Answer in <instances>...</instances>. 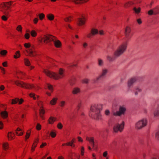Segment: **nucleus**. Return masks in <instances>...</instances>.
<instances>
[{
	"label": "nucleus",
	"mask_w": 159,
	"mask_h": 159,
	"mask_svg": "<svg viewBox=\"0 0 159 159\" xmlns=\"http://www.w3.org/2000/svg\"><path fill=\"white\" fill-rule=\"evenodd\" d=\"M102 105L99 104H93L91 106L90 108V112L89 116L94 119L97 120L101 119V116L100 114V111L102 109Z\"/></svg>",
	"instance_id": "f257e3e1"
},
{
	"label": "nucleus",
	"mask_w": 159,
	"mask_h": 159,
	"mask_svg": "<svg viewBox=\"0 0 159 159\" xmlns=\"http://www.w3.org/2000/svg\"><path fill=\"white\" fill-rule=\"evenodd\" d=\"M42 41H43V42L46 43L52 41L55 46L57 48H60L61 45V43L59 40L57 39L55 37L51 35H45L41 38L40 42H42Z\"/></svg>",
	"instance_id": "f03ea898"
},
{
	"label": "nucleus",
	"mask_w": 159,
	"mask_h": 159,
	"mask_svg": "<svg viewBox=\"0 0 159 159\" xmlns=\"http://www.w3.org/2000/svg\"><path fill=\"white\" fill-rule=\"evenodd\" d=\"M43 72L48 76L55 80L61 78L64 76L63 70L61 68L59 69L58 74L52 72L48 70H44Z\"/></svg>",
	"instance_id": "7ed1b4c3"
},
{
	"label": "nucleus",
	"mask_w": 159,
	"mask_h": 159,
	"mask_svg": "<svg viewBox=\"0 0 159 159\" xmlns=\"http://www.w3.org/2000/svg\"><path fill=\"white\" fill-rule=\"evenodd\" d=\"M127 46V43L125 42L122 43L115 51L114 55L116 57H118L126 51Z\"/></svg>",
	"instance_id": "20e7f679"
},
{
	"label": "nucleus",
	"mask_w": 159,
	"mask_h": 159,
	"mask_svg": "<svg viewBox=\"0 0 159 159\" xmlns=\"http://www.w3.org/2000/svg\"><path fill=\"white\" fill-rule=\"evenodd\" d=\"M9 8V6H7L4 3H3L0 5V11L5 15L2 16V19L4 21H6L7 19V16H9V11H7V9Z\"/></svg>",
	"instance_id": "39448f33"
},
{
	"label": "nucleus",
	"mask_w": 159,
	"mask_h": 159,
	"mask_svg": "<svg viewBox=\"0 0 159 159\" xmlns=\"http://www.w3.org/2000/svg\"><path fill=\"white\" fill-rule=\"evenodd\" d=\"M148 123V120L147 118H143L136 123L135 128L138 130H141L147 126Z\"/></svg>",
	"instance_id": "423d86ee"
},
{
	"label": "nucleus",
	"mask_w": 159,
	"mask_h": 159,
	"mask_svg": "<svg viewBox=\"0 0 159 159\" xmlns=\"http://www.w3.org/2000/svg\"><path fill=\"white\" fill-rule=\"evenodd\" d=\"M15 84L17 86L21 87L22 88L29 89H34L36 90L38 89L34 85L32 84H27L22 81H16L15 82Z\"/></svg>",
	"instance_id": "0eeeda50"
},
{
	"label": "nucleus",
	"mask_w": 159,
	"mask_h": 159,
	"mask_svg": "<svg viewBox=\"0 0 159 159\" xmlns=\"http://www.w3.org/2000/svg\"><path fill=\"white\" fill-rule=\"evenodd\" d=\"M125 122L122 121L120 124H115L113 127V130L115 132H117L118 131L121 132L122 131L124 126Z\"/></svg>",
	"instance_id": "6e6552de"
},
{
	"label": "nucleus",
	"mask_w": 159,
	"mask_h": 159,
	"mask_svg": "<svg viewBox=\"0 0 159 159\" xmlns=\"http://www.w3.org/2000/svg\"><path fill=\"white\" fill-rule=\"evenodd\" d=\"M108 72V70L106 68H103L102 70L101 75L94 80V81L95 83H97L98 80H100L101 78L106 76Z\"/></svg>",
	"instance_id": "1a4fd4ad"
},
{
	"label": "nucleus",
	"mask_w": 159,
	"mask_h": 159,
	"mask_svg": "<svg viewBox=\"0 0 159 159\" xmlns=\"http://www.w3.org/2000/svg\"><path fill=\"white\" fill-rule=\"evenodd\" d=\"M126 111V108L124 107L120 106L119 109V111L113 113V115L115 116H120L124 114Z\"/></svg>",
	"instance_id": "9d476101"
},
{
	"label": "nucleus",
	"mask_w": 159,
	"mask_h": 159,
	"mask_svg": "<svg viewBox=\"0 0 159 159\" xmlns=\"http://www.w3.org/2000/svg\"><path fill=\"white\" fill-rule=\"evenodd\" d=\"M24 46L26 48H29L30 47H31V48L29 49L27 51V52L31 56L34 57L35 56V55L33 53V51L32 50V48H34V46H31L30 43H25L24 44Z\"/></svg>",
	"instance_id": "9b49d317"
},
{
	"label": "nucleus",
	"mask_w": 159,
	"mask_h": 159,
	"mask_svg": "<svg viewBox=\"0 0 159 159\" xmlns=\"http://www.w3.org/2000/svg\"><path fill=\"white\" fill-rule=\"evenodd\" d=\"M137 78L136 77H133L129 79L127 83V86L128 88H132L134 83L136 81Z\"/></svg>",
	"instance_id": "f8f14e48"
},
{
	"label": "nucleus",
	"mask_w": 159,
	"mask_h": 159,
	"mask_svg": "<svg viewBox=\"0 0 159 159\" xmlns=\"http://www.w3.org/2000/svg\"><path fill=\"white\" fill-rule=\"evenodd\" d=\"M98 31L97 29H92L91 30V33L87 34V37L89 38H91L93 36L98 34Z\"/></svg>",
	"instance_id": "ddd939ff"
},
{
	"label": "nucleus",
	"mask_w": 159,
	"mask_h": 159,
	"mask_svg": "<svg viewBox=\"0 0 159 159\" xmlns=\"http://www.w3.org/2000/svg\"><path fill=\"white\" fill-rule=\"evenodd\" d=\"M85 18L83 16H82L81 17L78 18L77 20V24L79 26L84 25L85 24Z\"/></svg>",
	"instance_id": "4468645a"
},
{
	"label": "nucleus",
	"mask_w": 159,
	"mask_h": 159,
	"mask_svg": "<svg viewBox=\"0 0 159 159\" xmlns=\"http://www.w3.org/2000/svg\"><path fill=\"white\" fill-rule=\"evenodd\" d=\"M131 29L130 27L127 26L125 30V35L126 38H129L131 37L132 35H131L130 33Z\"/></svg>",
	"instance_id": "2eb2a0df"
},
{
	"label": "nucleus",
	"mask_w": 159,
	"mask_h": 159,
	"mask_svg": "<svg viewBox=\"0 0 159 159\" xmlns=\"http://www.w3.org/2000/svg\"><path fill=\"white\" fill-rule=\"evenodd\" d=\"M97 64L99 66L101 67L104 66V62L103 59L98 58L97 60Z\"/></svg>",
	"instance_id": "dca6fc26"
},
{
	"label": "nucleus",
	"mask_w": 159,
	"mask_h": 159,
	"mask_svg": "<svg viewBox=\"0 0 159 159\" xmlns=\"http://www.w3.org/2000/svg\"><path fill=\"white\" fill-rule=\"evenodd\" d=\"M153 115L155 117L159 116V104H158L156 109L154 111Z\"/></svg>",
	"instance_id": "f3484780"
},
{
	"label": "nucleus",
	"mask_w": 159,
	"mask_h": 159,
	"mask_svg": "<svg viewBox=\"0 0 159 159\" xmlns=\"http://www.w3.org/2000/svg\"><path fill=\"white\" fill-rule=\"evenodd\" d=\"M86 140L89 141L92 146L93 147L94 146V142L93 138L92 137L89 138L87 137H86Z\"/></svg>",
	"instance_id": "a211bd4d"
},
{
	"label": "nucleus",
	"mask_w": 159,
	"mask_h": 159,
	"mask_svg": "<svg viewBox=\"0 0 159 159\" xmlns=\"http://www.w3.org/2000/svg\"><path fill=\"white\" fill-rule=\"evenodd\" d=\"M1 115L2 118L5 119L7 118L8 116V113L6 111H3L1 112Z\"/></svg>",
	"instance_id": "6ab92c4d"
},
{
	"label": "nucleus",
	"mask_w": 159,
	"mask_h": 159,
	"mask_svg": "<svg viewBox=\"0 0 159 159\" xmlns=\"http://www.w3.org/2000/svg\"><path fill=\"white\" fill-rule=\"evenodd\" d=\"M58 100V98L57 97H55L52 98V100H51L50 102V104L52 105H55L57 101Z\"/></svg>",
	"instance_id": "aec40b11"
},
{
	"label": "nucleus",
	"mask_w": 159,
	"mask_h": 159,
	"mask_svg": "<svg viewBox=\"0 0 159 159\" xmlns=\"http://www.w3.org/2000/svg\"><path fill=\"white\" fill-rule=\"evenodd\" d=\"M80 89L78 88H75L73 89L72 93L74 94H77L80 92Z\"/></svg>",
	"instance_id": "412c9836"
},
{
	"label": "nucleus",
	"mask_w": 159,
	"mask_h": 159,
	"mask_svg": "<svg viewBox=\"0 0 159 159\" xmlns=\"http://www.w3.org/2000/svg\"><path fill=\"white\" fill-rule=\"evenodd\" d=\"M22 130L19 128H18L16 130V134L19 136H21L23 134V132H21Z\"/></svg>",
	"instance_id": "4be33fe9"
},
{
	"label": "nucleus",
	"mask_w": 159,
	"mask_h": 159,
	"mask_svg": "<svg viewBox=\"0 0 159 159\" xmlns=\"http://www.w3.org/2000/svg\"><path fill=\"white\" fill-rule=\"evenodd\" d=\"M15 134L14 133L12 134L11 132H9L8 134V137L9 139H12L14 138Z\"/></svg>",
	"instance_id": "5701e85b"
},
{
	"label": "nucleus",
	"mask_w": 159,
	"mask_h": 159,
	"mask_svg": "<svg viewBox=\"0 0 159 159\" xmlns=\"http://www.w3.org/2000/svg\"><path fill=\"white\" fill-rule=\"evenodd\" d=\"M40 107V108L39 110V114L41 117L43 118V116L45 113V111L43 109V108H42L41 107Z\"/></svg>",
	"instance_id": "b1692460"
},
{
	"label": "nucleus",
	"mask_w": 159,
	"mask_h": 159,
	"mask_svg": "<svg viewBox=\"0 0 159 159\" xmlns=\"http://www.w3.org/2000/svg\"><path fill=\"white\" fill-rule=\"evenodd\" d=\"M141 10V9L140 7L137 8L135 7H134L133 8V10L134 11L135 13L137 14H138L140 12Z\"/></svg>",
	"instance_id": "393cba45"
},
{
	"label": "nucleus",
	"mask_w": 159,
	"mask_h": 159,
	"mask_svg": "<svg viewBox=\"0 0 159 159\" xmlns=\"http://www.w3.org/2000/svg\"><path fill=\"white\" fill-rule=\"evenodd\" d=\"M153 9L154 12V15H156L159 14V7L157 6Z\"/></svg>",
	"instance_id": "a878e982"
},
{
	"label": "nucleus",
	"mask_w": 159,
	"mask_h": 159,
	"mask_svg": "<svg viewBox=\"0 0 159 159\" xmlns=\"http://www.w3.org/2000/svg\"><path fill=\"white\" fill-rule=\"evenodd\" d=\"M47 17L50 20H52L54 18V15L51 14H48L47 15Z\"/></svg>",
	"instance_id": "bb28decb"
},
{
	"label": "nucleus",
	"mask_w": 159,
	"mask_h": 159,
	"mask_svg": "<svg viewBox=\"0 0 159 159\" xmlns=\"http://www.w3.org/2000/svg\"><path fill=\"white\" fill-rule=\"evenodd\" d=\"M141 89L139 88V87H136L135 88V94L136 95H137L139 93H140L141 92Z\"/></svg>",
	"instance_id": "cd10ccee"
},
{
	"label": "nucleus",
	"mask_w": 159,
	"mask_h": 159,
	"mask_svg": "<svg viewBox=\"0 0 159 159\" xmlns=\"http://www.w3.org/2000/svg\"><path fill=\"white\" fill-rule=\"evenodd\" d=\"M134 2L132 1L126 3L125 4V5H124L125 7L126 8L129 7V6H130L133 5L134 4Z\"/></svg>",
	"instance_id": "c85d7f7f"
},
{
	"label": "nucleus",
	"mask_w": 159,
	"mask_h": 159,
	"mask_svg": "<svg viewBox=\"0 0 159 159\" xmlns=\"http://www.w3.org/2000/svg\"><path fill=\"white\" fill-rule=\"evenodd\" d=\"M55 118L52 117H50L48 120L49 123L50 124H52L55 121Z\"/></svg>",
	"instance_id": "c756f323"
},
{
	"label": "nucleus",
	"mask_w": 159,
	"mask_h": 159,
	"mask_svg": "<svg viewBox=\"0 0 159 159\" xmlns=\"http://www.w3.org/2000/svg\"><path fill=\"white\" fill-rule=\"evenodd\" d=\"M107 59L110 62H112L114 60V58L110 56H107Z\"/></svg>",
	"instance_id": "7c9ffc66"
},
{
	"label": "nucleus",
	"mask_w": 159,
	"mask_h": 159,
	"mask_svg": "<svg viewBox=\"0 0 159 159\" xmlns=\"http://www.w3.org/2000/svg\"><path fill=\"white\" fill-rule=\"evenodd\" d=\"M11 101L12 104H15L17 103L18 101H19V99L17 98H16L14 99H12Z\"/></svg>",
	"instance_id": "2f4dec72"
},
{
	"label": "nucleus",
	"mask_w": 159,
	"mask_h": 159,
	"mask_svg": "<svg viewBox=\"0 0 159 159\" xmlns=\"http://www.w3.org/2000/svg\"><path fill=\"white\" fill-rule=\"evenodd\" d=\"M75 78L74 77L72 78L70 80L69 82L70 84L71 85H73L75 83Z\"/></svg>",
	"instance_id": "473e14b6"
},
{
	"label": "nucleus",
	"mask_w": 159,
	"mask_h": 159,
	"mask_svg": "<svg viewBox=\"0 0 159 159\" xmlns=\"http://www.w3.org/2000/svg\"><path fill=\"white\" fill-rule=\"evenodd\" d=\"M25 63V65L28 66H29L30 65V62L29 60L26 58L24 59Z\"/></svg>",
	"instance_id": "72a5a7b5"
},
{
	"label": "nucleus",
	"mask_w": 159,
	"mask_h": 159,
	"mask_svg": "<svg viewBox=\"0 0 159 159\" xmlns=\"http://www.w3.org/2000/svg\"><path fill=\"white\" fill-rule=\"evenodd\" d=\"M30 34L32 37H35L37 35V34L35 31L32 30L30 32Z\"/></svg>",
	"instance_id": "f704fd0d"
},
{
	"label": "nucleus",
	"mask_w": 159,
	"mask_h": 159,
	"mask_svg": "<svg viewBox=\"0 0 159 159\" xmlns=\"http://www.w3.org/2000/svg\"><path fill=\"white\" fill-rule=\"evenodd\" d=\"M16 54L14 55V57L15 58H17L19 57L20 55V52L19 51H17L16 53Z\"/></svg>",
	"instance_id": "c9c22d12"
},
{
	"label": "nucleus",
	"mask_w": 159,
	"mask_h": 159,
	"mask_svg": "<svg viewBox=\"0 0 159 159\" xmlns=\"http://www.w3.org/2000/svg\"><path fill=\"white\" fill-rule=\"evenodd\" d=\"M148 14L150 15H154V12L153 9H151L148 12Z\"/></svg>",
	"instance_id": "e433bc0d"
},
{
	"label": "nucleus",
	"mask_w": 159,
	"mask_h": 159,
	"mask_svg": "<svg viewBox=\"0 0 159 159\" xmlns=\"http://www.w3.org/2000/svg\"><path fill=\"white\" fill-rule=\"evenodd\" d=\"M75 142V139H73L71 141V142H69L66 143L67 145L68 146H72L73 145V143Z\"/></svg>",
	"instance_id": "4c0bfd02"
},
{
	"label": "nucleus",
	"mask_w": 159,
	"mask_h": 159,
	"mask_svg": "<svg viewBox=\"0 0 159 159\" xmlns=\"http://www.w3.org/2000/svg\"><path fill=\"white\" fill-rule=\"evenodd\" d=\"M30 96L31 97L33 98L34 100H36V97H35V94L33 93H31L29 94Z\"/></svg>",
	"instance_id": "58836bf2"
},
{
	"label": "nucleus",
	"mask_w": 159,
	"mask_h": 159,
	"mask_svg": "<svg viewBox=\"0 0 159 159\" xmlns=\"http://www.w3.org/2000/svg\"><path fill=\"white\" fill-rule=\"evenodd\" d=\"M73 18V17L71 16H70L69 17H67L65 19H64L65 21L66 22H70L71 20L70 19V18Z\"/></svg>",
	"instance_id": "ea45409f"
},
{
	"label": "nucleus",
	"mask_w": 159,
	"mask_h": 159,
	"mask_svg": "<svg viewBox=\"0 0 159 159\" xmlns=\"http://www.w3.org/2000/svg\"><path fill=\"white\" fill-rule=\"evenodd\" d=\"M89 80L87 79H85L82 80V82L83 83L87 84L89 83Z\"/></svg>",
	"instance_id": "a19ab883"
},
{
	"label": "nucleus",
	"mask_w": 159,
	"mask_h": 159,
	"mask_svg": "<svg viewBox=\"0 0 159 159\" xmlns=\"http://www.w3.org/2000/svg\"><path fill=\"white\" fill-rule=\"evenodd\" d=\"M16 30L20 32H22V27L21 25H19L16 28Z\"/></svg>",
	"instance_id": "79ce46f5"
},
{
	"label": "nucleus",
	"mask_w": 159,
	"mask_h": 159,
	"mask_svg": "<svg viewBox=\"0 0 159 159\" xmlns=\"http://www.w3.org/2000/svg\"><path fill=\"white\" fill-rule=\"evenodd\" d=\"M7 53V51L6 50H3L1 51L0 54L2 55H5Z\"/></svg>",
	"instance_id": "37998d69"
},
{
	"label": "nucleus",
	"mask_w": 159,
	"mask_h": 159,
	"mask_svg": "<svg viewBox=\"0 0 159 159\" xmlns=\"http://www.w3.org/2000/svg\"><path fill=\"white\" fill-rule=\"evenodd\" d=\"M47 87L48 88L49 90H50L51 91H53V87L52 85L48 84H47Z\"/></svg>",
	"instance_id": "c03bdc74"
},
{
	"label": "nucleus",
	"mask_w": 159,
	"mask_h": 159,
	"mask_svg": "<svg viewBox=\"0 0 159 159\" xmlns=\"http://www.w3.org/2000/svg\"><path fill=\"white\" fill-rule=\"evenodd\" d=\"M50 135L52 137L54 138L56 136V134L55 132L52 131L50 133Z\"/></svg>",
	"instance_id": "a18cd8bd"
},
{
	"label": "nucleus",
	"mask_w": 159,
	"mask_h": 159,
	"mask_svg": "<svg viewBox=\"0 0 159 159\" xmlns=\"http://www.w3.org/2000/svg\"><path fill=\"white\" fill-rule=\"evenodd\" d=\"M110 113V111L108 109L106 110L105 111V114L106 116H109Z\"/></svg>",
	"instance_id": "49530a36"
},
{
	"label": "nucleus",
	"mask_w": 159,
	"mask_h": 159,
	"mask_svg": "<svg viewBox=\"0 0 159 159\" xmlns=\"http://www.w3.org/2000/svg\"><path fill=\"white\" fill-rule=\"evenodd\" d=\"M45 16L44 15L43 13H41L39 15V19L40 20H42Z\"/></svg>",
	"instance_id": "de8ad7c7"
},
{
	"label": "nucleus",
	"mask_w": 159,
	"mask_h": 159,
	"mask_svg": "<svg viewBox=\"0 0 159 159\" xmlns=\"http://www.w3.org/2000/svg\"><path fill=\"white\" fill-rule=\"evenodd\" d=\"M8 144H7V143H5L3 144V148L4 150H6V149H7L8 148Z\"/></svg>",
	"instance_id": "09e8293b"
},
{
	"label": "nucleus",
	"mask_w": 159,
	"mask_h": 159,
	"mask_svg": "<svg viewBox=\"0 0 159 159\" xmlns=\"http://www.w3.org/2000/svg\"><path fill=\"white\" fill-rule=\"evenodd\" d=\"M38 144V141L36 142V144L34 146V145H32V147L31 150L32 151H33L35 150V148L37 146V144Z\"/></svg>",
	"instance_id": "8fccbe9b"
},
{
	"label": "nucleus",
	"mask_w": 159,
	"mask_h": 159,
	"mask_svg": "<svg viewBox=\"0 0 159 159\" xmlns=\"http://www.w3.org/2000/svg\"><path fill=\"white\" fill-rule=\"evenodd\" d=\"M30 35L29 33H26L25 34V37L26 39H28L30 38Z\"/></svg>",
	"instance_id": "3c124183"
},
{
	"label": "nucleus",
	"mask_w": 159,
	"mask_h": 159,
	"mask_svg": "<svg viewBox=\"0 0 159 159\" xmlns=\"http://www.w3.org/2000/svg\"><path fill=\"white\" fill-rule=\"evenodd\" d=\"M65 102L64 101H61L60 103V106L61 107H63L65 105Z\"/></svg>",
	"instance_id": "603ef678"
},
{
	"label": "nucleus",
	"mask_w": 159,
	"mask_h": 159,
	"mask_svg": "<svg viewBox=\"0 0 159 159\" xmlns=\"http://www.w3.org/2000/svg\"><path fill=\"white\" fill-rule=\"evenodd\" d=\"M41 125L39 124H38L36 126V129L38 130H39L41 129Z\"/></svg>",
	"instance_id": "864d4df0"
},
{
	"label": "nucleus",
	"mask_w": 159,
	"mask_h": 159,
	"mask_svg": "<svg viewBox=\"0 0 159 159\" xmlns=\"http://www.w3.org/2000/svg\"><path fill=\"white\" fill-rule=\"evenodd\" d=\"M63 127L62 124L61 123H59L57 125V127L59 129H61Z\"/></svg>",
	"instance_id": "5fc2aeb1"
},
{
	"label": "nucleus",
	"mask_w": 159,
	"mask_h": 159,
	"mask_svg": "<svg viewBox=\"0 0 159 159\" xmlns=\"http://www.w3.org/2000/svg\"><path fill=\"white\" fill-rule=\"evenodd\" d=\"M136 21H137V22L138 23L139 25H140L142 23V21L141 20V19L140 18L137 19L136 20Z\"/></svg>",
	"instance_id": "6e6d98bb"
},
{
	"label": "nucleus",
	"mask_w": 159,
	"mask_h": 159,
	"mask_svg": "<svg viewBox=\"0 0 159 159\" xmlns=\"http://www.w3.org/2000/svg\"><path fill=\"white\" fill-rule=\"evenodd\" d=\"M30 133H29L28 132L26 133V134L25 136V139H27L29 138L30 136Z\"/></svg>",
	"instance_id": "4d7b16f0"
},
{
	"label": "nucleus",
	"mask_w": 159,
	"mask_h": 159,
	"mask_svg": "<svg viewBox=\"0 0 159 159\" xmlns=\"http://www.w3.org/2000/svg\"><path fill=\"white\" fill-rule=\"evenodd\" d=\"M84 147H82L81 148V154L83 156L84 154Z\"/></svg>",
	"instance_id": "13d9d810"
},
{
	"label": "nucleus",
	"mask_w": 159,
	"mask_h": 159,
	"mask_svg": "<svg viewBox=\"0 0 159 159\" xmlns=\"http://www.w3.org/2000/svg\"><path fill=\"white\" fill-rule=\"evenodd\" d=\"M156 137L157 138L159 139V130L156 133Z\"/></svg>",
	"instance_id": "bf43d9fd"
},
{
	"label": "nucleus",
	"mask_w": 159,
	"mask_h": 159,
	"mask_svg": "<svg viewBox=\"0 0 159 159\" xmlns=\"http://www.w3.org/2000/svg\"><path fill=\"white\" fill-rule=\"evenodd\" d=\"M47 145V144L46 143H42V144L40 146V148H43V147L46 146Z\"/></svg>",
	"instance_id": "052dcab7"
},
{
	"label": "nucleus",
	"mask_w": 159,
	"mask_h": 159,
	"mask_svg": "<svg viewBox=\"0 0 159 159\" xmlns=\"http://www.w3.org/2000/svg\"><path fill=\"white\" fill-rule=\"evenodd\" d=\"M23 102H24V100L22 98H21L20 99H19V101H18V102H19V104H21Z\"/></svg>",
	"instance_id": "680f3d73"
},
{
	"label": "nucleus",
	"mask_w": 159,
	"mask_h": 159,
	"mask_svg": "<svg viewBox=\"0 0 159 159\" xmlns=\"http://www.w3.org/2000/svg\"><path fill=\"white\" fill-rule=\"evenodd\" d=\"M0 69H1V70H2V73L3 74H5V70H4V68H3V67H1V66H0Z\"/></svg>",
	"instance_id": "e2e57ef3"
},
{
	"label": "nucleus",
	"mask_w": 159,
	"mask_h": 159,
	"mask_svg": "<svg viewBox=\"0 0 159 159\" xmlns=\"http://www.w3.org/2000/svg\"><path fill=\"white\" fill-rule=\"evenodd\" d=\"M38 21V19L37 18H35L34 20V24H36Z\"/></svg>",
	"instance_id": "0e129e2a"
},
{
	"label": "nucleus",
	"mask_w": 159,
	"mask_h": 159,
	"mask_svg": "<svg viewBox=\"0 0 159 159\" xmlns=\"http://www.w3.org/2000/svg\"><path fill=\"white\" fill-rule=\"evenodd\" d=\"M88 46V44L86 43H84L83 44V46L84 48H86Z\"/></svg>",
	"instance_id": "69168bd1"
},
{
	"label": "nucleus",
	"mask_w": 159,
	"mask_h": 159,
	"mask_svg": "<svg viewBox=\"0 0 159 159\" xmlns=\"http://www.w3.org/2000/svg\"><path fill=\"white\" fill-rule=\"evenodd\" d=\"M3 124L1 121H0V129L3 128Z\"/></svg>",
	"instance_id": "338daca9"
},
{
	"label": "nucleus",
	"mask_w": 159,
	"mask_h": 159,
	"mask_svg": "<svg viewBox=\"0 0 159 159\" xmlns=\"http://www.w3.org/2000/svg\"><path fill=\"white\" fill-rule=\"evenodd\" d=\"M107 152L105 151V152H104L103 153V155L104 157H106L107 156Z\"/></svg>",
	"instance_id": "774afa93"
}]
</instances>
